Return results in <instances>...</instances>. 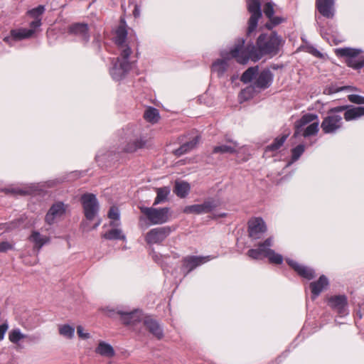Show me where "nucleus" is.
<instances>
[{
  "label": "nucleus",
  "instance_id": "nucleus-1",
  "mask_svg": "<svg viewBox=\"0 0 364 364\" xmlns=\"http://www.w3.org/2000/svg\"><path fill=\"white\" fill-rule=\"evenodd\" d=\"M282 43V37L277 32L264 33L258 36L255 46L245 47L244 39L238 40L231 49L230 54L240 64H246L249 59L256 62L263 56L277 55Z\"/></svg>",
  "mask_w": 364,
  "mask_h": 364
},
{
  "label": "nucleus",
  "instance_id": "nucleus-2",
  "mask_svg": "<svg viewBox=\"0 0 364 364\" xmlns=\"http://www.w3.org/2000/svg\"><path fill=\"white\" fill-rule=\"evenodd\" d=\"M114 33V42L117 46L119 56L115 59L110 74L114 80H119L132 68L129 61L132 53V48H135L137 50L139 41L135 32L128 28L124 15L120 17L119 25Z\"/></svg>",
  "mask_w": 364,
  "mask_h": 364
},
{
  "label": "nucleus",
  "instance_id": "nucleus-3",
  "mask_svg": "<svg viewBox=\"0 0 364 364\" xmlns=\"http://www.w3.org/2000/svg\"><path fill=\"white\" fill-rule=\"evenodd\" d=\"M346 108V107H335L328 111L326 117L323 118L321 124L324 134H335L342 128L343 118L339 113Z\"/></svg>",
  "mask_w": 364,
  "mask_h": 364
},
{
  "label": "nucleus",
  "instance_id": "nucleus-4",
  "mask_svg": "<svg viewBox=\"0 0 364 364\" xmlns=\"http://www.w3.org/2000/svg\"><path fill=\"white\" fill-rule=\"evenodd\" d=\"M336 56L346 58V65L355 70H359L364 67V55L360 49L353 48H341L334 50Z\"/></svg>",
  "mask_w": 364,
  "mask_h": 364
},
{
  "label": "nucleus",
  "instance_id": "nucleus-5",
  "mask_svg": "<svg viewBox=\"0 0 364 364\" xmlns=\"http://www.w3.org/2000/svg\"><path fill=\"white\" fill-rule=\"evenodd\" d=\"M140 211L153 225H161L168 221L171 216L168 208L140 207Z\"/></svg>",
  "mask_w": 364,
  "mask_h": 364
},
{
  "label": "nucleus",
  "instance_id": "nucleus-6",
  "mask_svg": "<svg viewBox=\"0 0 364 364\" xmlns=\"http://www.w3.org/2000/svg\"><path fill=\"white\" fill-rule=\"evenodd\" d=\"M247 8L251 14L247 23V34L250 35L256 30L258 21L262 16L260 1L259 0H247Z\"/></svg>",
  "mask_w": 364,
  "mask_h": 364
},
{
  "label": "nucleus",
  "instance_id": "nucleus-7",
  "mask_svg": "<svg viewBox=\"0 0 364 364\" xmlns=\"http://www.w3.org/2000/svg\"><path fill=\"white\" fill-rule=\"evenodd\" d=\"M85 216L87 220H92L99 210V203L95 194L85 193L80 197Z\"/></svg>",
  "mask_w": 364,
  "mask_h": 364
},
{
  "label": "nucleus",
  "instance_id": "nucleus-8",
  "mask_svg": "<svg viewBox=\"0 0 364 364\" xmlns=\"http://www.w3.org/2000/svg\"><path fill=\"white\" fill-rule=\"evenodd\" d=\"M174 230L171 226L153 228L146 234L145 241L149 245L161 244Z\"/></svg>",
  "mask_w": 364,
  "mask_h": 364
},
{
  "label": "nucleus",
  "instance_id": "nucleus-9",
  "mask_svg": "<svg viewBox=\"0 0 364 364\" xmlns=\"http://www.w3.org/2000/svg\"><path fill=\"white\" fill-rule=\"evenodd\" d=\"M68 33L77 37L84 44L90 41V29L88 24L85 23H74L68 26Z\"/></svg>",
  "mask_w": 364,
  "mask_h": 364
},
{
  "label": "nucleus",
  "instance_id": "nucleus-10",
  "mask_svg": "<svg viewBox=\"0 0 364 364\" xmlns=\"http://www.w3.org/2000/svg\"><path fill=\"white\" fill-rule=\"evenodd\" d=\"M218 204L213 199L205 200L202 204H195L186 206L183 212L186 214L208 213L217 208Z\"/></svg>",
  "mask_w": 364,
  "mask_h": 364
},
{
  "label": "nucleus",
  "instance_id": "nucleus-11",
  "mask_svg": "<svg viewBox=\"0 0 364 364\" xmlns=\"http://www.w3.org/2000/svg\"><path fill=\"white\" fill-rule=\"evenodd\" d=\"M149 147V140L146 136H139L129 139L122 147V151L124 153L132 154L139 149Z\"/></svg>",
  "mask_w": 364,
  "mask_h": 364
},
{
  "label": "nucleus",
  "instance_id": "nucleus-12",
  "mask_svg": "<svg viewBox=\"0 0 364 364\" xmlns=\"http://www.w3.org/2000/svg\"><path fill=\"white\" fill-rule=\"evenodd\" d=\"M248 235L253 239H259L263 233L267 231V226L261 218H251L248 223Z\"/></svg>",
  "mask_w": 364,
  "mask_h": 364
},
{
  "label": "nucleus",
  "instance_id": "nucleus-13",
  "mask_svg": "<svg viewBox=\"0 0 364 364\" xmlns=\"http://www.w3.org/2000/svg\"><path fill=\"white\" fill-rule=\"evenodd\" d=\"M274 75L272 71L268 69H264L258 73L257 77L253 83V88H257L264 90L269 87L272 83Z\"/></svg>",
  "mask_w": 364,
  "mask_h": 364
},
{
  "label": "nucleus",
  "instance_id": "nucleus-14",
  "mask_svg": "<svg viewBox=\"0 0 364 364\" xmlns=\"http://www.w3.org/2000/svg\"><path fill=\"white\" fill-rule=\"evenodd\" d=\"M210 259V256H187L182 259V269L186 271V274H188L197 267L208 262Z\"/></svg>",
  "mask_w": 364,
  "mask_h": 364
},
{
  "label": "nucleus",
  "instance_id": "nucleus-15",
  "mask_svg": "<svg viewBox=\"0 0 364 364\" xmlns=\"http://www.w3.org/2000/svg\"><path fill=\"white\" fill-rule=\"evenodd\" d=\"M328 305L341 316L347 314L346 307L348 301L345 295H338L330 297L328 300Z\"/></svg>",
  "mask_w": 364,
  "mask_h": 364
},
{
  "label": "nucleus",
  "instance_id": "nucleus-16",
  "mask_svg": "<svg viewBox=\"0 0 364 364\" xmlns=\"http://www.w3.org/2000/svg\"><path fill=\"white\" fill-rule=\"evenodd\" d=\"M65 213V207L63 202H57L52 205L45 217V221L48 225L55 223V219L60 218Z\"/></svg>",
  "mask_w": 364,
  "mask_h": 364
},
{
  "label": "nucleus",
  "instance_id": "nucleus-17",
  "mask_svg": "<svg viewBox=\"0 0 364 364\" xmlns=\"http://www.w3.org/2000/svg\"><path fill=\"white\" fill-rule=\"evenodd\" d=\"M335 0H316V8L321 16L333 18L335 14Z\"/></svg>",
  "mask_w": 364,
  "mask_h": 364
},
{
  "label": "nucleus",
  "instance_id": "nucleus-18",
  "mask_svg": "<svg viewBox=\"0 0 364 364\" xmlns=\"http://www.w3.org/2000/svg\"><path fill=\"white\" fill-rule=\"evenodd\" d=\"M287 263L301 277L311 280L315 277L314 269L302 265L291 259H287Z\"/></svg>",
  "mask_w": 364,
  "mask_h": 364
},
{
  "label": "nucleus",
  "instance_id": "nucleus-19",
  "mask_svg": "<svg viewBox=\"0 0 364 364\" xmlns=\"http://www.w3.org/2000/svg\"><path fill=\"white\" fill-rule=\"evenodd\" d=\"M120 316V320L126 326H134L141 320V312L135 310L131 312L118 311L117 312Z\"/></svg>",
  "mask_w": 364,
  "mask_h": 364
},
{
  "label": "nucleus",
  "instance_id": "nucleus-20",
  "mask_svg": "<svg viewBox=\"0 0 364 364\" xmlns=\"http://www.w3.org/2000/svg\"><path fill=\"white\" fill-rule=\"evenodd\" d=\"M144 325L146 328L158 340H161L164 337V331L159 322L150 316L145 317L144 319Z\"/></svg>",
  "mask_w": 364,
  "mask_h": 364
},
{
  "label": "nucleus",
  "instance_id": "nucleus-21",
  "mask_svg": "<svg viewBox=\"0 0 364 364\" xmlns=\"http://www.w3.org/2000/svg\"><path fill=\"white\" fill-rule=\"evenodd\" d=\"M200 140V135H196L192 139L183 144L179 148L175 149L173 151V154L176 156H181L185 154H187L196 147Z\"/></svg>",
  "mask_w": 364,
  "mask_h": 364
},
{
  "label": "nucleus",
  "instance_id": "nucleus-22",
  "mask_svg": "<svg viewBox=\"0 0 364 364\" xmlns=\"http://www.w3.org/2000/svg\"><path fill=\"white\" fill-rule=\"evenodd\" d=\"M316 119H318V116L315 114L308 113L304 114L299 120L296 121L294 123L295 131L294 136L296 137L299 134H301L303 127L311 122H313Z\"/></svg>",
  "mask_w": 364,
  "mask_h": 364
},
{
  "label": "nucleus",
  "instance_id": "nucleus-23",
  "mask_svg": "<svg viewBox=\"0 0 364 364\" xmlns=\"http://www.w3.org/2000/svg\"><path fill=\"white\" fill-rule=\"evenodd\" d=\"M328 285V280L325 275H321L316 282H311L309 287L313 294V299L317 297Z\"/></svg>",
  "mask_w": 364,
  "mask_h": 364
},
{
  "label": "nucleus",
  "instance_id": "nucleus-24",
  "mask_svg": "<svg viewBox=\"0 0 364 364\" xmlns=\"http://www.w3.org/2000/svg\"><path fill=\"white\" fill-rule=\"evenodd\" d=\"M347 107L344 109V119L346 121L357 119L364 116V107H353L352 105H343Z\"/></svg>",
  "mask_w": 364,
  "mask_h": 364
},
{
  "label": "nucleus",
  "instance_id": "nucleus-25",
  "mask_svg": "<svg viewBox=\"0 0 364 364\" xmlns=\"http://www.w3.org/2000/svg\"><path fill=\"white\" fill-rule=\"evenodd\" d=\"M231 50L224 59H218L212 65V70L216 73L219 77L222 76L227 70L228 67V60L233 58L230 54Z\"/></svg>",
  "mask_w": 364,
  "mask_h": 364
},
{
  "label": "nucleus",
  "instance_id": "nucleus-26",
  "mask_svg": "<svg viewBox=\"0 0 364 364\" xmlns=\"http://www.w3.org/2000/svg\"><path fill=\"white\" fill-rule=\"evenodd\" d=\"M28 240L34 243L33 250H37L38 252L42 248V247L49 242L50 238L46 236H43L39 232L33 230L31 232V235L28 237Z\"/></svg>",
  "mask_w": 364,
  "mask_h": 364
},
{
  "label": "nucleus",
  "instance_id": "nucleus-27",
  "mask_svg": "<svg viewBox=\"0 0 364 364\" xmlns=\"http://www.w3.org/2000/svg\"><path fill=\"white\" fill-rule=\"evenodd\" d=\"M229 145L221 144L215 146L213 148L214 154H235L237 151L238 143L232 140H228Z\"/></svg>",
  "mask_w": 364,
  "mask_h": 364
},
{
  "label": "nucleus",
  "instance_id": "nucleus-28",
  "mask_svg": "<svg viewBox=\"0 0 364 364\" xmlns=\"http://www.w3.org/2000/svg\"><path fill=\"white\" fill-rule=\"evenodd\" d=\"M26 220L23 216H21L12 221L0 223V230L4 232H9L18 228Z\"/></svg>",
  "mask_w": 364,
  "mask_h": 364
},
{
  "label": "nucleus",
  "instance_id": "nucleus-29",
  "mask_svg": "<svg viewBox=\"0 0 364 364\" xmlns=\"http://www.w3.org/2000/svg\"><path fill=\"white\" fill-rule=\"evenodd\" d=\"M289 134H283L282 136L276 137L273 142L265 147V152H276L284 144Z\"/></svg>",
  "mask_w": 364,
  "mask_h": 364
},
{
  "label": "nucleus",
  "instance_id": "nucleus-30",
  "mask_svg": "<svg viewBox=\"0 0 364 364\" xmlns=\"http://www.w3.org/2000/svg\"><path fill=\"white\" fill-rule=\"evenodd\" d=\"M34 34L33 29L19 28L11 31V36L14 40L29 38Z\"/></svg>",
  "mask_w": 364,
  "mask_h": 364
},
{
  "label": "nucleus",
  "instance_id": "nucleus-31",
  "mask_svg": "<svg viewBox=\"0 0 364 364\" xmlns=\"http://www.w3.org/2000/svg\"><path fill=\"white\" fill-rule=\"evenodd\" d=\"M95 352L102 356L112 358L114 355L112 346L104 341H100L95 349Z\"/></svg>",
  "mask_w": 364,
  "mask_h": 364
},
{
  "label": "nucleus",
  "instance_id": "nucleus-32",
  "mask_svg": "<svg viewBox=\"0 0 364 364\" xmlns=\"http://www.w3.org/2000/svg\"><path fill=\"white\" fill-rule=\"evenodd\" d=\"M258 66L250 67L247 68L242 75L240 80L244 83L250 82L253 79L257 77L258 74Z\"/></svg>",
  "mask_w": 364,
  "mask_h": 364
},
{
  "label": "nucleus",
  "instance_id": "nucleus-33",
  "mask_svg": "<svg viewBox=\"0 0 364 364\" xmlns=\"http://www.w3.org/2000/svg\"><path fill=\"white\" fill-rule=\"evenodd\" d=\"M173 191L177 196L180 198H185L190 191V186L187 182H176Z\"/></svg>",
  "mask_w": 364,
  "mask_h": 364
},
{
  "label": "nucleus",
  "instance_id": "nucleus-34",
  "mask_svg": "<svg viewBox=\"0 0 364 364\" xmlns=\"http://www.w3.org/2000/svg\"><path fill=\"white\" fill-rule=\"evenodd\" d=\"M144 118L151 124L157 123L160 119L159 112L156 108L149 107L144 113Z\"/></svg>",
  "mask_w": 364,
  "mask_h": 364
},
{
  "label": "nucleus",
  "instance_id": "nucleus-35",
  "mask_svg": "<svg viewBox=\"0 0 364 364\" xmlns=\"http://www.w3.org/2000/svg\"><path fill=\"white\" fill-rule=\"evenodd\" d=\"M102 237L106 240H124L126 237L122 233V230L119 229H112L105 233H104Z\"/></svg>",
  "mask_w": 364,
  "mask_h": 364
},
{
  "label": "nucleus",
  "instance_id": "nucleus-36",
  "mask_svg": "<svg viewBox=\"0 0 364 364\" xmlns=\"http://www.w3.org/2000/svg\"><path fill=\"white\" fill-rule=\"evenodd\" d=\"M265 257L268 258L270 263L275 264H281L284 259L282 255L276 253L274 250L270 248H267Z\"/></svg>",
  "mask_w": 364,
  "mask_h": 364
},
{
  "label": "nucleus",
  "instance_id": "nucleus-37",
  "mask_svg": "<svg viewBox=\"0 0 364 364\" xmlns=\"http://www.w3.org/2000/svg\"><path fill=\"white\" fill-rule=\"evenodd\" d=\"M170 193V189L168 187H161L156 188L157 196L154 200V205H156L162 202H164Z\"/></svg>",
  "mask_w": 364,
  "mask_h": 364
},
{
  "label": "nucleus",
  "instance_id": "nucleus-38",
  "mask_svg": "<svg viewBox=\"0 0 364 364\" xmlns=\"http://www.w3.org/2000/svg\"><path fill=\"white\" fill-rule=\"evenodd\" d=\"M267 248H261L258 247L257 249H250L247 251V255L253 259H260L262 257H265V251Z\"/></svg>",
  "mask_w": 364,
  "mask_h": 364
},
{
  "label": "nucleus",
  "instance_id": "nucleus-39",
  "mask_svg": "<svg viewBox=\"0 0 364 364\" xmlns=\"http://www.w3.org/2000/svg\"><path fill=\"white\" fill-rule=\"evenodd\" d=\"M269 21L264 24V27L268 30H272L274 27L281 24L286 21V18L281 16H274L269 18Z\"/></svg>",
  "mask_w": 364,
  "mask_h": 364
},
{
  "label": "nucleus",
  "instance_id": "nucleus-40",
  "mask_svg": "<svg viewBox=\"0 0 364 364\" xmlns=\"http://www.w3.org/2000/svg\"><path fill=\"white\" fill-rule=\"evenodd\" d=\"M318 132V122H314L304 129L302 135L304 137H309L316 135Z\"/></svg>",
  "mask_w": 364,
  "mask_h": 364
},
{
  "label": "nucleus",
  "instance_id": "nucleus-41",
  "mask_svg": "<svg viewBox=\"0 0 364 364\" xmlns=\"http://www.w3.org/2000/svg\"><path fill=\"white\" fill-rule=\"evenodd\" d=\"M46 8L43 5H39L37 7L27 11V14L33 19H41V16L45 12Z\"/></svg>",
  "mask_w": 364,
  "mask_h": 364
},
{
  "label": "nucleus",
  "instance_id": "nucleus-42",
  "mask_svg": "<svg viewBox=\"0 0 364 364\" xmlns=\"http://www.w3.org/2000/svg\"><path fill=\"white\" fill-rule=\"evenodd\" d=\"M74 333L75 328L68 324L59 326V333L63 336L72 338L74 336Z\"/></svg>",
  "mask_w": 364,
  "mask_h": 364
},
{
  "label": "nucleus",
  "instance_id": "nucleus-43",
  "mask_svg": "<svg viewBox=\"0 0 364 364\" xmlns=\"http://www.w3.org/2000/svg\"><path fill=\"white\" fill-rule=\"evenodd\" d=\"M2 191L6 194L11 195L27 196L30 194V191L20 188H6L2 189Z\"/></svg>",
  "mask_w": 364,
  "mask_h": 364
},
{
  "label": "nucleus",
  "instance_id": "nucleus-44",
  "mask_svg": "<svg viewBox=\"0 0 364 364\" xmlns=\"http://www.w3.org/2000/svg\"><path fill=\"white\" fill-rule=\"evenodd\" d=\"M26 338V335L21 333L19 329L12 330L9 335V341L14 343H17L20 340Z\"/></svg>",
  "mask_w": 364,
  "mask_h": 364
},
{
  "label": "nucleus",
  "instance_id": "nucleus-45",
  "mask_svg": "<svg viewBox=\"0 0 364 364\" xmlns=\"http://www.w3.org/2000/svg\"><path fill=\"white\" fill-rule=\"evenodd\" d=\"M305 151V146L304 144H299L291 150V161H297L301 154Z\"/></svg>",
  "mask_w": 364,
  "mask_h": 364
},
{
  "label": "nucleus",
  "instance_id": "nucleus-46",
  "mask_svg": "<svg viewBox=\"0 0 364 364\" xmlns=\"http://www.w3.org/2000/svg\"><path fill=\"white\" fill-rule=\"evenodd\" d=\"M274 4L272 2H267L264 5L263 12L267 18L272 17L274 14Z\"/></svg>",
  "mask_w": 364,
  "mask_h": 364
},
{
  "label": "nucleus",
  "instance_id": "nucleus-47",
  "mask_svg": "<svg viewBox=\"0 0 364 364\" xmlns=\"http://www.w3.org/2000/svg\"><path fill=\"white\" fill-rule=\"evenodd\" d=\"M348 100L356 105H364V97L358 95H349L348 96Z\"/></svg>",
  "mask_w": 364,
  "mask_h": 364
},
{
  "label": "nucleus",
  "instance_id": "nucleus-48",
  "mask_svg": "<svg viewBox=\"0 0 364 364\" xmlns=\"http://www.w3.org/2000/svg\"><path fill=\"white\" fill-rule=\"evenodd\" d=\"M14 249V245L8 241L0 242V252H6L8 250Z\"/></svg>",
  "mask_w": 364,
  "mask_h": 364
},
{
  "label": "nucleus",
  "instance_id": "nucleus-49",
  "mask_svg": "<svg viewBox=\"0 0 364 364\" xmlns=\"http://www.w3.org/2000/svg\"><path fill=\"white\" fill-rule=\"evenodd\" d=\"M108 217L110 219L118 220L119 215L117 208L112 207L108 212Z\"/></svg>",
  "mask_w": 364,
  "mask_h": 364
},
{
  "label": "nucleus",
  "instance_id": "nucleus-50",
  "mask_svg": "<svg viewBox=\"0 0 364 364\" xmlns=\"http://www.w3.org/2000/svg\"><path fill=\"white\" fill-rule=\"evenodd\" d=\"M272 237H268L264 242H259L257 245V247H260L261 248H269L272 245Z\"/></svg>",
  "mask_w": 364,
  "mask_h": 364
},
{
  "label": "nucleus",
  "instance_id": "nucleus-51",
  "mask_svg": "<svg viewBox=\"0 0 364 364\" xmlns=\"http://www.w3.org/2000/svg\"><path fill=\"white\" fill-rule=\"evenodd\" d=\"M77 333L80 338H83V339H87L90 337V335L89 333L83 332V328L81 326H78L77 327Z\"/></svg>",
  "mask_w": 364,
  "mask_h": 364
},
{
  "label": "nucleus",
  "instance_id": "nucleus-52",
  "mask_svg": "<svg viewBox=\"0 0 364 364\" xmlns=\"http://www.w3.org/2000/svg\"><path fill=\"white\" fill-rule=\"evenodd\" d=\"M41 26V19H34L33 21L30 23V28L29 29H35Z\"/></svg>",
  "mask_w": 364,
  "mask_h": 364
},
{
  "label": "nucleus",
  "instance_id": "nucleus-53",
  "mask_svg": "<svg viewBox=\"0 0 364 364\" xmlns=\"http://www.w3.org/2000/svg\"><path fill=\"white\" fill-rule=\"evenodd\" d=\"M8 327L9 326L7 323H2L1 325H0V341L3 340L4 334L8 329Z\"/></svg>",
  "mask_w": 364,
  "mask_h": 364
},
{
  "label": "nucleus",
  "instance_id": "nucleus-54",
  "mask_svg": "<svg viewBox=\"0 0 364 364\" xmlns=\"http://www.w3.org/2000/svg\"><path fill=\"white\" fill-rule=\"evenodd\" d=\"M342 90V88L338 90V89H333L331 87H329V88L326 89L324 90V93L325 94H332V93H334V92H337L339 90Z\"/></svg>",
  "mask_w": 364,
  "mask_h": 364
},
{
  "label": "nucleus",
  "instance_id": "nucleus-55",
  "mask_svg": "<svg viewBox=\"0 0 364 364\" xmlns=\"http://www.w3.org/2000/svg\"><path fill=\"white\" fill-rule=\"evenodd\" d=\"M133 15L134 16V17H138L139 16V8L138 6L136 5L135 7H134V10L133 11Z\"/></svg>",
  "mask_w": 364,
  "mask_h": 364
},
{
  "label": "nucleus",
  "instance_id": "nucleus-56",
  "mask_svg": "<svg viewBox=\"0 0 364 364\" xmlns=\"http://www.w3.org/2000/svg\"><path fill=\"white\" fill-rule=\"evenodd\" d=\"M314 55L316 57H322V54L317 50H316L314 52Z\"/></svg>",
  "mask_w": 364,
  "mask_h": 364
},
{
  "label": "nucleus",
  "instance_id": "nucleus-57",
  "mask_svg": "<svg viewBox=\"0 0 364 364\" xmlns=\"http://www.w3.org/2000/svg\"><path fill=\"white\" fill-rule=\"evenodd\" d=\"M333 42L336 45L338 44L340 42H341V41H337V40H333Z\"/></svg>",
  "mask_w": 364,
  "mask_h": 364
},
{
  "label": "nucleus",
  "instance_id": "nucleus-58",
  "mask_svg": "<svg viewBox=\"0 0 364 364\" xmlns=\"http://www.w3.org/2000/svg\"><path fill=\"white\" fill-rule=\"evenodd\" d=\"M99 225H100V222H98L97 223H96V224L94 225L93 228H94V229L97 228V227Z\"/></svg>",
  "mask_w": 364,
  "mask_h": 364
}]
</instances>
